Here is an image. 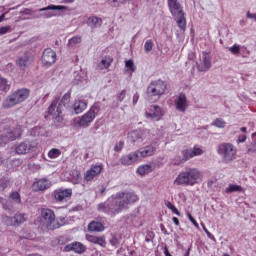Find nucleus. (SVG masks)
I'll use <instances>...</instances> for the list:
<instances>
[{"label":"nucleus","instance_id":"f257e3e1","mask_svg":"<svg viewBox=\"0 0 256 256\" xmlns=\"http://www.w3.org/2000/svg\"><path fill=\"white\" fill-rule=\"evenodd\" d=\"M169 11L174 17L179 29L185 31L187 27V20L185 19V12L183 11V6L178 0H167Z\"/></svg>","mask_w":256,"mask_h":256},{"label":"nucleus","instance_id":"f03ea898","mask_svg":"<svg viewBox=\"0 0 256 256\" xmlns=\"http://www.w3.org/2000/svg\"><path fill=\"white\" fill-rule=\"evenodd\" d=\"M201 179V172L197 168H186L175 179V185L193 186Z\"/></svg>","mask_w":256,"mask_h":256},{"label":"nucleus","instance_id":"7ed1b4c3","mask_svg":"<svg viewBox=\"0 0 256 256\" xmlns=\"http://www.w3.org/2000/svg\"><path fill=\"white\" fill-rule=\"evenodd\" d=\"M30 93L31 91L27 88H20L10 93L3 103L4 109H11V107H15V105H19L23 103V101H27Z\"/></svg>","mask_w":256,"mask_h":256},{"label":"nucleus","instance_id":"20e7f679","mask_svg":"<svg viewBox=\"0 0 256 256\" xmlns=\"http://www.w3.org/2000/svg\"><path fill=\"white\" fill-rule=\"evenodd\" d=\"M165 91H167V83L165 81L158 79L152 81L147 89H146V95L148 99L155 98L156 101H159L161 99L162 95H165Z\"/></svg>","mask_w":256,"mask_h":256},{"label":"nucleus","instance_id":"39448f33","mask_svg":"<svg viewBox=\"0 0 256 256\" xmlns=\"http://www.w3.org/2000/svg\"><path fill=\"white\" fill-rule=\"evenodd\" d=\"M124 206L121 203V200H107L106 202L100 203L97 205V211L100 213H106V215H119L123 211Z\"/></svg>","mask_w":256,"mask_h":256},{"label":"nucleus","instance_id":"423d86ee","mask_svg":"<svg viewBox=\"0 0 256 256\" xmlns=\"http://www.w3.org/2000/svg\"><path fill=\"white\" fill-rule=\"evenodd\" d=\"M99 111H101V103L96 102L84 115L81 116L77 121V125H79V127H88L90 123H93Z\"/></svg>","mask_w":256,"mask_h":256},{"label":"nucleus","instance_id":"0eeeda50","mask_svg":"<svg viewBox=\"0 0 256 256\" xmlns=\"http://www.w3.org/2000/svg\"><path fill=\"white\" fill-rule=\"evenodd\" d=\"M217 153L221 155L224 163H231L235 159V155H237V150L231 143H222L218 145Z\"/></svg>","mask_w":256,"mask_h":256},{"label":"nucleus","instance_id":"6e6552de","mask_svg":"<svg viewBox=\"0 0 256 256\" xmlns=\"http://www.w3.org/2000/svg\"><path fill=\"white\" fill-rule=\"evenodd\" d=\"M40 213L42 219H44L46 223V229H48V231H55V229L61 228L59 220L55 219V212L53 210L49 208H42Z\"/></svg>","mask_w":256,"mask_h":256},{"label":"nucleus","instance_id":"1a4fd4ad","mask_svg":"<svg viewBox=\"0 0 256 256\" xmlns=\"http://www.w3.org/2000/svg\"><path fill=\"white\" fill-rule=\"evenodd\" d=\"M116 199H122L120 203L124 209H129V205H133L139 201V196L135 192H118L116 193Z\"/></svg>","mask_w":256,"mask_h":256},{"label":"nucleus","instance_id":"9d476101","mask_svg":"<svg viewBox=\"0 0 256 256\" xmlns=\"http://www.w3.org/2000/svg\"><path fill=\"white\" fill-rule=\"evenodd\" d=\"M43 67H51L57 62V53L51 48L44 49L41 57Z\"/></svg>","mask_w":256,"mask_h":256},{"label":"nucleus","instance_id":"9b49d317","mask_svg":"<svg viewBox=\"0 0 256 256\" xmlns=\"http://www.w3.org/2000/svg\"><path fill=\"white\" fill-rule=\"evenodd\" d=\"M196 67L198 71H200L201 73H205L209 71V69H211L212 63H211V55L209 54V52H202L200 62L196 63Z\"/></svg>","mask_w":256,"mask_h":256},{"label":"nucleus","instance_id":"f8f14e48","mask_svg":"<svg viewBox=\"0 0 256 256\" xmlns=\"http://www.w3.org/2000/svg\"><path fill=\"white\" fill-rule=\"evenodd\" d=\"M71 195H73V190L71 188H59L52 192V197H54L57 203H63V201H67V199H70Z\"/></svg>","mask_w":256,"mask_h":256},{"label":"nucleus","instance_id":"ddd939ff","mask_svg":"<svg viewBox=\"0 0 256 256\" xmlns=\"http://www.w3.org/2000/svg\"><path fill=\"white\" fill-rule=\"evenodd\" d=\"M131 143H143L147 139V130H133L128 134Z\"/></svg>","mask_w":256,"mask_h":256},{"label":"nucleus","instance_id":"4468645a","mask_svg":"<svg viewBox=\"0 0 256 256\" xmlns=\"http://www.w3.org/2000/svg\"><path fill=\"white\" fill-rule=\"evenodd\" d=\"M145 115L146 119L161 121V117H163V110L158 105H152L149 110L145 112Z\"/></svg>","mask_w":256,"mask_h":256},{"label":"nucleus","instance_id":"2eb2a0df","mask_svg":"<svg viewBox=\"0 0 256 256\" xmlns=\"http://www.w3.org/2000/svg\"><path fill=\"white\" fill-rule=\"evenodd\" d=\"M71 90H69L67 93L63 95L60 102L58 103V106L56 107V110L62 111L65 113V111H71Z\"/></svg>","mask_w":256,"mask_h":256},{"label":"nucleus","instance_id":"dca6fc26","mask_svg":"<svg viewBox=\"0 0 256 256\" xmlns=\"http://www.w3.org/2000/svg\"><path fill=\"white\" fill-rule=\"evenodd\" d=\"M103 171V165L92 164L90 169L84 174L85 181H93L97 175Z\"/></svg>","mask_w":256,"mask_h":256},{"label":"nucleus","instance_id":"f3484780","mask_svg":"<svg viewBox=\"0 0 256 256\" xmlns=\"http://www.w3.org/2000/svg\"><path fill=\"white\" fill-rule=\"evenodd\" d=\"M0 139L4 141V143H9L11 141H15L17 136L15 135V131H13L9 125H5L2 133L0 134Z\"/></svg>","mask_w":256,"mask_h":256},{"label":"nucleus","instance_id":"a211bd4d","mask_svg":"<svg viewBox=\"0 0 256 256\" xmlns=\"http://www.w3.org/2000/svg\"><path fill=\"white\" fill-rule=\"evenodd\" d=\"M64 251L66 253H69V251H74V253L82 255V253H85V251H87V247L81 242H72L64 247Z\"/></svg>","mask_w":256,"mask_h":256},{"label":"nucleus","instance_id":"6ab92c4d","mask_svg":"<svg viewBox=\"0 0 256 256\" xmlns=\"http://www.w3.org/2000/svg\"><path fill=\"white\" fill-rule=\"evenodd\" d=\"M155 151H157V148L153 146V144H150L138 149L136 153L139 159H145V157H152V155H155Z\"/></svg>","mask_w":256,"mask_h":256},{"label":"nucleus","instance_id":"aec40b11","mask_svg":"<svg viewBox=\"0 0 256 256\" xmlns=\"http://www.w3.org/2000/svg\"><path fill=\"white\" fill-rule=\"evenodd\" d=\"M137 161H139V156L136 151L122 155L120 159L121 164L125 167H129V165H133L134 163H137Z\"/></svg>","mask_w":256,"mask_h":256},{"label":"nucleus","instance_id":"412c9836","mask_svg":"<svg viewBox=\"0 0 256 256\" xmlns=\"http://www.w3.org/2000/svg\"><path fill=\"white\" fill-rule=\"evenodd\" d=\"M51 187V181L47 178H41L32 184L33 191H45Z\"/></svg>","mask_w":256,"mask_h":256},{"label":"nucleus","instance_id":"4be33fe9","mask_svg":"<svg viewBox=\"0 0 256 256\" xmlns=\"http://www.w3.org/2000/svg\"><path fill=\"white\" fill-rule=\"evenodd\" d=\"M176 109L177 111H180L181 113H185V111H187V95H185V93H180L176 102Z\"/></svg>","mask_w":256,"mask_h":256},{"label":"nucleus","instance_id":"5701e85b","mask_svg":"<svg viewBox=\"0 0 256 256\" xmlns=\"http://www.w3.org/2000/svg\"><path fill=\"white\" fill-rule=\"evenodd\" d=\"M33 149V145L29 141L21 142L19 145L16 146L15 151L17 155H26Z\"/></svg>","mask_w":256,"mask_h":256},{"label":"nucleus","instance_id":"b1692460","mask_svg":"<svg viewBox=\"0 0 256 256\" xmlns=\"http://www.w3.org/2000/svg\"><path fill=\"white\" fill-rule=\"evenodd\" d=\"M86 24L90 29H98V27L103 25V19L97 16H90L88 17Z\"/></svg>","mask_w":256,"mask_h":256},{"label":"nucleus","instance_id":"393cba45","mask_svg":"<svg viewBox=\"0 0 256 256\" xmlns=\"http://www.w3.org/2000/svg\"><path fill=\"white\" fill-rule=\"evenodd\" d=\"M86 239L87 241H89V243H94V245H100V247H105V245H107V242L105 241V237L104 236H93V235H86Z\"/></svg>","mask_w":256,"mask_h":256},{"label":"nucleus","instance_id":"a878e982","mask_svg":"<svg viewBox=\"0 0 256 256\" xmlns=\"http://www.w3.org/2000/svg\"><path fill=\"white\" fill-rule=\"evenodd\" d=\"M87 109V103L83 100H76L73 104V112L74 115H79L80 113H83L84 110Z\"/></svg>","mask_w":256,"mask_h":256},{"label":"nucleus","instance_id":"bb28decb","mask_svg":"<svg viewBox=\"0 0 256 256\" xmlns=\"http://www.w3.org/2000/svg\"><path fill=\"white\" fill-rule=\"evenodd\" d=\"M88 231H90V233H101V231H105V226H103L101 222L92 221L88 224Z\"/></svg>","mask_w":256,"mask_h":256},{"label":"nucleus","instance_id":"cd10ccee","mask_svg":"<svg viewBox=\"0 0 256 256\" xmlns=\"http://www.w3.org/2000/svg\"><path fill=\"white\" fill-rule=\"evenodd\" d=\"M155 169V165L152 164H145L142 166H139L136 170V173L138 175H149V173H152V171Z\"/></svg>","mask_w":256,"mask_h":256},{"label":"nucleus","instance_id":"c85d7f7f","mask_svg":"<svg viewBox=\"0 0 256 256\" xmlns=\"http://www.w3.org/2000/svg\"><path fill=\"white\" fill-rule=\"evenodd\" d=\"M67 9H69L67 6L51 4L47 7L40 8L38 11L40 13H43L44 11H67Z\"/></svg>","mask_w":256,"mask_h":256},{"label":"nucleus","instance_id":"c756f323","mask_svg":"<svg viewBox=\"0 0 256 256\" xmlns=\"http://www.w3.org/2000/svg\"><path fill=\"white\" fill-rule=\"evenodd\" d=\"M10 89L11 84H9L7 78H3L2 76H0V91H2V93H8Z\"/></svg>","mask_w":256,"mask_h":256},{"label":"nucleus","instance_id":"7c9ffc66","mask_svg":"<svg viewBox=\"0 0 256 256\" xmlns=\"http://www.w3.org/2000/svg\"><path fill=\"white\" fill-rule=\"evenodd\" d=\"M241 191H243V187L237 184H230L226 188V193H241Z\"/></svg>","mask_w":256,"mask_h":256},{"label":"nucleus","instance_id":"2f4dec72","mask_svg":"<svg viewBox=\"0 0 256 256\" xmlns=\"http://www.w3.org/2000/svg\"><path fill=\"white\" fill-rule=\"evenodd\" d=\"M112 63H113V57L107 55L101 60L100 65H103L104 69H109Z\"/></svg>","mask_w":256,"mask_h":256},{"label":"nucleus","instance_id":"473e14b6","mask_svg":"<svg viewBox=\"0 0 256 256\" xmlns=\"http://www.w3.org/2000/svg\"><path fill=\"white\" fill-rule=\"evenodd\" d=\"M11 183V178L9 177H2L0 178V189L1 191H5L9 187V184Z\"/></svg>","mask_w":256,"mask_h":256},{"label":"nucleus","instance_id":"72a5a7b5","mask_svg":"<svg viewBox=\"0 0 256 256\" xmlns=\"http://www.w3.org/2000/svg\"><path fill=\"white\" fill-rule=\"evenodd\" d=\"M18 65L19 67H29V65H31V60L29 59L28 56H23L20 57L18 60Z\"/></svg>","mask_w":256,"mask_h":256},{"label":"nucleus","instance_id":"f704fd0d","mask_svg":"<svg viewBox=\"0 0 256 256\" xmlns=\"http://www.w3.org/2000/svg\"><path fill=\"white\" fill-rule=\"evenodd\" d=\"M181 155H182L183 161H185V163H187V161H189V159H193V154L191 152V149L182 150Z\"/></svg>","mask_w":256,"mask_h":256},{"label":"nucleus","instance_id":"c9c22d12","mask_svg":"<svg viewBox=\"0 0 256 256\" xmlns=\"http://www.w3.org/2000/svg\"><path fill=\"white\" fill-rule=\"evenodd\" d=\"M253 142L247 146V153H256V132L252 134Z\"/></svg>","mask_w":256,"mask_h":256},{"label":"nucleus","instance_id":"e433bc0d","mask_svg":"<svg viewBox=\"0 0 256 256\" xmlns=\"http://www.w3.org/2000/svg\"><path fill=\"white\" fill-rule=\"evenodd\" d=\"M9 197L12 201H14V203L21 205V194L18 191L10 193Z\"/></svg>","mask_w":256,"mask_h":256},{"label":"nucleus","instance_id":"4c0bfd02","mask_svg":"<svg viewBox=\"0 0 256 256\" xmlns=\"http://www.w3.org/2000/svg\"><path fill=\"white\" fill-rule=\"evenodd\" d=\"M58 103H59V100L57 98L52 101V103L50 104V106L47 109V113L49 115H53L55 113Z\"/></svg>","mask_w":256,"mask_h":256},{"label":"nucleus","instance_id":"58836bf2","mask_svg":"<svg viewBox=\"0 0 256 256\" xmlns=\"http://www.w3.org/2000/svg\"><path fill=\"white\" fill-rule=\"evenodd\" d=\"M3 223L8 227H15V218L14 216H4Z\"/></svg>","mask_w":256,"mask_h":256},{"label":"nucleus","instance_id":"ea45409f","mask_svg":"<svg viewBox=\"0 0 256 256\" xmlns=\"http://www.w3.org/2000/svg\"><path fill=\"white\" fill-rule=\"evenodd\" d=\"M165 205L166 207H168V209H170V211H172V213H174V215L181 217V212H179V210L177 209V207H175V205H173V203L166 201Z\"/></svg>","mask_w":256,"mask_h":256},{"label":"nucleus","instance_id":"a19ab883","mask_svg":"<svg viewBox=\"0 0 256 256\" xmlns=\"http://www.w3.org/2000/svg\"><path fill=\"white\" fill-rule=\"evenodd\" d=\"M81 43V36H74L68 41V47H75V45H79Z\"/></svg>","mask_w":256,"mask_h":256},{"label":"nucleus","instance_id":"79ce46f5","mask_svg":"<svg viewBox=\"0 0 256 256\" xmlns=\"http://www.w3.org/2000/svg\"><path fill=\"white\" fill-rule=\"evenodd\" d=\"M59 155H61V150L57 149V148H52L49 152H48V157L50 159H57V157H59Z\"/></svg>","mask_w":256,"mask_h":256},{"label":"nucleus","instance_id":"37998d69","mask_svg":"<svg viewBox=\"0 0 256 256\" xmlns=\"http://www.w3.org/2000/svg\"><path fill=\"white\" fill-rule=\"evenodd\" d=\"M14 217V225H21L25 223V215L24 214H16Z\"/></svg>","mask_w":256,"mask_h":256},{"label":"nucleus","instance_id":"c03bdc74","mask_svg":"<svg viewBox=\"0 0 256 256\" xmlns=\"http://www.w3.org/2000/svg\"><path fill=\"white\" fill-rule=\"evenodd\" d=\"M228 51H231L232 55H241V45L234 44Z\"/></svg>","mask_w":256,"mask_h":256},{"label":"nucleus","instance_id":"a18cd8bd","mask_svg":"<svg viewBox=\"0 0 256 256\" xmlns=\"http://www.w3.org/2000/svg\"><path fill=\"white\" fill-rule=\"evenodd\" d=\"M57 115L55 117H53L54 123H63V117L65 112H63L62 110H56Z\"/></svg>","mask_w":256,"mask_h":256},{"label":"nucleus","instance_id":"49530a36","mask_svg":"<svg viewBox=\"0 0 256 256\" xmlns=\"http://www.w3.org/2000/svg\"><path fill=\"white\" fill-rule=\"evenodd\" d=\"M225 125H227V123L225 122V120H223V118H217L214 121V126L218 127V129H225Z\"/></svg>","mask_w":256,"mask_h":256},{"label":"nucleus","instance_id":"de8ad7c7","mask_svg":"<svg viewBox=\"0 0 256 256\" xmlns=\"http://www.w3.org/2000/svg\"><path fill=\"white\" fill-rule=\"evenodd\" d=\"M0 203L5 211H11V204L9 201H7V199L0 197Z\"/></svg>","mask_w":256,"mask_h":256},{"label":"nucleus","instance_id":"09e8293b","mask_svg":"<svg viewBox=\"0 0 256 256\" xmlns=\"http://www.w3.org/2000/svg\"><path fill=\"white\" fill-rule=\"evenodd\" d=\"M125 67L127 69H129V71H131L132 73H135V63L133 62V60L129 59L125 61Z\"/></svg>","mask_w":256,"mask_h":256},{"label":"nucleus","instance_id":"8fccbe9b","mask_svg":"<svg viewBox=\"0 0 256 256\" xmlns=\"http://www.w3.org/2000/svg\"><path fill=\"white\" fill-rule=\"evenodd\" d=\"M153 40H147L144 44V49L146 53H151L153 51Z\"/></svg>","mask_w":256,"mask_h":256},{"label":"nucleus","instance_id":"3c124183","mask_svg":"<svg viewBox=\"0 0 256 256\" xmlns=\"http://www.w3.org/2000/svg\"><path fill=\"white\" fill-rule=\"evenodd\" d=\"M55 15H57V14H55L54 12H45L36 17H37V19H39V17H43V19H51V17H55Z\"/></svg>","mask_w":256,"mask_h":256},{"label":"nucleus","instance_id":"603ef678","mask_svg":"<svg viewBox=\"0 0 256 256\" xmlns=\"http://www.w3.org/2000/svg\"><path fill=\"white\" fill-rule=\"evenodd\" d=\"M123 147H125V142H124L123 140H120V141H119V144H116V145L114 146V151H115L116 153H119V152L123 151Z\"/></svg>","mask_w":256,"mask_h":256},{"label":"nucleus","instance_id":"864d4df0","mask_svg":"<svg viewBox=\"0 0 256 256\" xmlns=\"http://www.w3.org/2000/svg\"><path fill=\"white\" fill-rule=\"evenodd\" d=\"M191 153H192V157H197L203 154V150L201 148L194 147L193 149H191Z\"/></svg>","mask_w":256,"mask_h":256},{"label":"nucleus","instance_id":"5fc2aeb1","mask_svg":"<svg viewBox=\"0 0 256 256\" xmlns=\"http://www.w3.org/2000/svg\"><path fill=\"white\" fill-rule=\"evenodd\" d=\"M155 239V233L153 231H148L147 236L145 237L146 243H151Z\"/></svg>","mask_w":256,"mask_h":256},{"label":"nucleus","instance_id":"6e6d98bb","mask_svg":"<svg viewBox=\"0 0 256 256\" xmlns=\"http://www.w3.org/2000/svg\"><path fill=\"white\" fill-rule=\"evenodd\" d=\"M11 32V26H2L0 27V35H7Z\"/></svg>","mask_w":256,"mask_h":256},{"label":"nucleus","instance_id":"4d7b16f0","mask_svg":"<svg viewBox=\"0 0 256 256\" xmlns=\"http://www.w3.org/2000/svg\"><path fill=\"white\" fill-rule=\"evenodd\" d=\"M240 53H242V57H249V55H251V52L249 49H247V46H241Z\"/></svg>","mask_w":256,"mask_h":256},{"label":"nucleus","instance_id":"13d9d810","mask_svg":"<svg viewBox=\"0 0 256 256\" xmlns=\"http://www.w3.org/2000/svg\"><path fill=\"white\" fill-rule=\"evenodd\" d=\"M187 217H188L189 221L192 222V224L194 225V227H196L197 229H199V223H197V220H195V218L193 217V215H191V213H187Z\"/></svg>","mask_w":256,"mask_h":256},{"label":"nucleus","instance_id":"bf43d9fd","mask_svg":"<svg viewBox=\"0 0 256 256\" xmlns=\"http://www.w3.org/2000/svg\"><path fill=\"white\" fill-rule=\"evenodd\" d=\"M203 231L206 233L207 237L211 239L212 241H215V236L209 232V230L205 227V224H202Z\"/></svg>","mask_w":256,"mask_h":256},{"label":"nucleus","instance_id":"052dcab7","mask_svg":"<svg viewBox=\"0 0 256 256\" xmlns=\"http://www.w3.org/2000/svg\"><path fill=\"white\" fill-rule=\"evenodd\" d=\"M183 163H185V160H183V156H175L174 165H183Z\"/></svg>","mask_w":256,"mask_h":256},{"label":"nucleus","instance_id":"680f3d73","mask_svg":"<svg viewBox=\"0 0 256 256\" xmlns=\"http://www.w3.org/2000/svg\"><path fill=\"white\" fill-rule=\"evenodd\" d=\"M126 95H127V92L125 90H122L117 96L118 101H120V103L123 102V99H125Z\"/></svg>","mask_w":256,"mask_h":256},{"label":"nucleus","instance_id":"e2e57ef3","mask_svg":"<svg viewBox=\"0 0 256 256\" xmlns=\"http://www.w3.org/2000/svg\"><path fill=\"white\" fill-rule=\"evenodd\" d=\"M110 245H112V247H117V245H119V240L116 237H112L110 239Z\"/></svg>","mask_w":256,"mask_h":256},{"label":"nucleus","instance_id":"0e129e2a","mask_svg":"<svg viewBox=\"0 0 256 256\" xmlns=\"http://www.w3.org/2000/svg\"><path fill=\"white\" fill-rule=\"evenodd\" d=\"M20 15H33V10L25 8L23 11H20Z\"/></svg>","mask_w":256,"mask_h":256},{"label":"nucleus","instance_id":"69168bd1","mask_svg":"<svg viewBox=\"0 0 256 256\" xmlns=\"http://www.w3.org/2000/svg\"><path fill=\"white\" fill-rule=\"evenodd\" d=\"M247 141V135L243 134L238 137V143H245Z\"/></svg>","mask_w":256,"mask_h":256},{"label":"nucleus","instance_id":"338daca9","mask_svg":"<svg viewBox=\"0 0 256 256\" xmlns=\"http://www.w3.org/2000/svg\"><path fill=\"white\" fill-rule=\"evenodd\" d=\"M246 18L247 19H254V21H256V14L255 13L251 14V12H247L246 13Z\"/></svg>","mask_w":256,"mask_h":256},{"label":"nucleus","instance_id":"774afa93","mask_svg":"<svg viewBox=\"0 0 256 256\" xmlns=\"http://www.w3.org/2000/svg\"><path fill=\"white\" fill-rule=\"evenodd\" d=\"M137 101H139V93H135L133 95V105H137Z\"/></svg>","mask_w":256,"mask_h":256}]
</instances>
